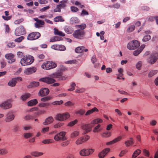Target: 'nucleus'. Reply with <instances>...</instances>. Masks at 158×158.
<instances>
[{
	"label": "nucleus",
	"instance_id": "f257e3e1",
	"mask_svg": "<svg viewBox=\"0 0 158 158\" xmlns=\"http://www.w3.org/2000/svg\"><path fill=\"white\" fill-rule=\"evenodd\" d=\"M34 60V58L32 56L28 55L24 56L21 60L20 62L22 66H26L31 64Z\"/></svg>",
	"mask_w": 158,
	"mask_h": 158
},
{
	"label": "nucleus",
	"instance_id": "f03ea898",
	"mask_svg": "<svg viewBox=\"0 0 158 158\" xmlns=\"http://www.w3.org/2000/svg\"><path fill=\"white\" fill-rule=\"evenodd\" d=\"M56 66V64L52 61H46L41 65V67L44 69L49 70L54 68Z\"/></svg>",
	"mask_w": 158,
	"mask_h": 158
},
{
	"label": "nucleus",
	"instance_id": "7ed1b4c3",
	"mask_svg": "<svg viewBox=\"0 0 158 158\" xmlns=\"http://www.w3.org/2000/svg\"><path fill=\"white\" fill-rule=\"evenodd\" d=\"M85 34V32L81 29H78L75 30L73 34V36L75 38L82 40L84 38Z\"/></svg>",
	"mask_w": 158,
	"mask_h": 158
},
{
	"label": "nucleus",
	"instance_id": "20e7f679",
	"mask_svg": "<svg viewBox=\"0 0 158 158\" xmlns=\"http://www.w3.org/2000/svg\"><path fill=\"white\" fill-rule=\"evenodd\" d=\"M140 46V43L136 40L131 41L127 44V47L130 50H134L138 48Z\"/></svg>",
	"mask_w": 158,
	"mask_h": 158
},
{
	"label": "nucleus",
	"instance_id": "39448f33",
	"mask_svg": "<svg viewBox=\"0 0 158 158\" xmlns=\"http://www.w3.org/2000/svg\"><path fill=\"white\" fill-rule=\"evenodd\" d=\"M41 35L38 32H33L29 34L27 37V39L30 40H36L40 37Z\"/></svg>",
	"mask_w": 158,
	"mask_h": 158
},
{
	"label": "nucleus",
	"instance_id": "423d86ee",
	"mask_svg": "<svg viewBox=\"0 0 158 158\" xmlns=\"http://www.w3.org/2000/svg\"><path fill=\"white\" fill-rule=\"evenodd\" d=\"M69 116V114L68 113L59 114L56 115V119L57 120L62 121L68 118Z\"/></svg>",
	"mask_w": 158,
	"mask_h": 158
},
{
	"label": "nucleus",
	"instance_id": "0eeeda50",
	"mask_svg": "<svg viewBox=\"0 0 158 158\" xmlns=\"http://www.w3.org/2000/svg\"><path fill=\"white\" fill-rule=\"evenodd\" d=\"M67 2V0H64L61 1L60 2V4L56 6V9H54V11L55 12H60L61 9L64 8L66 6L65 3Z\"/></svg>",
	"mask_w": 158,
	"mask_h": 158
},
{
	"label": "nucleus",
	"instance_id": "6e6552de",
	"mask_svg": "<svg viewBox=\"0 0 158 158\" xmlns=\"http://www.w3.org/2000/svg\"><path fill=\"white\" fill-rule=\"evenodd\" d=\"M62 75V73L60 72L53 73L51 76L53 78H58L59 80H65L66 78L65 77L63 76Z\"/></svg>",
	"mask_w": 158,
	"mask_h": 158
},
{
	"label": "nucleus",
	"instance_id": "1a4fd4ad",
	"mask_svg": "<svg viewBox=\"0 0 158 158\" xmlns=\"http://www.w3.org/2000/svg\"><path fill=\"white\" fill-rule=\"evenodd\" d=\"M25 33V29L22 26H20L16 28L15 32V34L16 36H19Z\"/></svg>",
	"mask_w": 158,
	"mask_h": 158
},
{
	"label": "nucleus",
	"instance_id": "9d476101",
	"mask_svg": "<svg viewBox=\"0 0 158 158\" xmlns=\"http://www.w3.org/2000/svg\"><path fill=\"white\" fill-rule=\"evenodd\" d=\"M94 151L93 149H83L80 152V154L81 156H87L92 153Z\"/></svg>",
	"mask_w": 158,
	"mask_h": 158
},
{
	"label": "nucleus",
	"instance_id": "9b49d317",
	"mask_svg": "<svg viewBox=\"0 0 158 158\" xmlns=\"http://www.w3.org/2000/svg\"><path fill=\"white\" fill-rule=\"evenodd\" d=\"M12 104L9 101H6L0 104V107L4 109H7L12 107Z\"/></svg>",
	"mask_w": 158,
	"mask_h": 158
},
{
	"label": "nucleus",
	"instance_id": "f8f14e48",
	"mask_svg": "<svg viewBox=\"0 0 158 158\" xmlns=\"http://www.w3.org/2000/svg\"><path fill=\"white\" fill-rule=\"evenodd\" d=\"M93 126V125H91L90 124H85L82 125L81 126V128L85 131V134L91 131L92 130V128Z\"/></svg>",
	"mask_w": 158,
	"mask_h": 158
},
{
	"label": "nucleus",
	"instance_id": "ddd939ff",
	"mask_svg": "<svg viewBox=\"0 0 158 158\" xmlns=\"http://www.w3.org/2000/svg\"><path fill=\"white\" fill-rule=\"evenodd\" d=\"M40 81H41L45 82L47 84H50L53 83L55 82V80L49 77H45L40 79L39 80Z\"/></svg>",
	"mask_w": 158,
	"mask_h": 158
},
{
	"label": "nucleus",
	"instance_id": "4468645a",
	"mask_svg": "<svg viewBox=\"0 0 158 158\" xmlns=\"http://www.w3.org/2000/svg\"><path fill=\"white\" fill-rule=\"evenodd\" d=\"M5 57L9 60L8 63L12 64L15 61V60L14 58V56L12 53L7 54L5 55Z\"/></svg>",
	"mask_w": 158,
	"mask_h": 158
},
{
	"label": "nucleus",
	"instance_id": "2eb2a0df",
	"mask_svg": "<svg viewBox=\"0 0 158 158\" xmlns=\"http://www.w3.org/2000/svg\"><path fill=\"white\" fill-rule=\"evenodd\" d=\"M158 59V53H154L151 55L150 59L149 60V62L151 64H153L156 62Z\"/></svg>",
	"mask_w": 158,
	"mask_h": 158
},
{
	"label": "nucleus",
	"instance_id": "dca6fc26",
	"mask_svg": "<svg viewBox=\"0 0 158 158\" xmlns=\"http://www.w3.org/2000/svg\"><path fill=\"white\" fill-rule=\"evenodd\" d=\"M49 92V89L47 88H44L41 89L39 93V96L43 97L46 96L48 94Z\"/></svg>",
	"mask_w": 158,
	"mask_h": 158
},
{
	"label": "nucleus",
	"instance_id": "f3484780",
	"mask_svg": "<svg viewBox=\"0 0 158 158\" xmlns=\"http://www.w3.org/2000/svg\"><path fill=\"white\" fill-rule=\"evenodd\" d=\"M110 149L107 148L104 149L101 152L98 153V156L99 158H103L109 152Z\"/></svg>",
	"mask_w": 158,
	"mask_h": 158
},
{
	"label": "nucleus",
	"instance_id": "a211bd4d",
	"mask_svg": "<svg viewBox=\"0 0 158 158\" xmlns=\"http://www.w3.org/2000/svg\"><path fill=\"white\" fill-rule=\"evenodd\" d=\"M51 48L56 50L64 51L66 49V48L64 45H54L51 46Z\"/></svg>",
	"mask_w": 158,
	"mask_h": 158
},
{
	"label": "nucleus",
	"instance_id": "6ab92c4d",
	"mask_svg": "<svg viewBox=\"0 0 158 158\" xmlns=\"http://www.w3.org/2000/svg\"><path fill=\"white\" fill-rule=\"evenodd\" d=\"M36 68L35 67H32L27 68L24 71V73L26 75H30L31 74L36 72Z\"/></svg>",
	"mask_w": 158,
	"mask_h": 158
},
{
	"label": "nucleus",
	"instance_id": "aec40b11",
	"mask_svg": "<svg viewBox=\"0 0 158 158\" xmlns=\"http://www.w3.org/2000/svg\"><path fill=\"white\" fill-rule=\"evenodd\" d=\"M14 115L13 114L9 113L6 114L5 121L7 122H10L14 119Z\"/></svg>",
	"mask_w": 158,
	"mask_h": 158
},
{
	"label": "nucleus",
	"instance_id": "412c9836",
	"mask_svg": "<svg viewBox=\"0 0 158 158\" xmlns=\"http://www.w3.org/2000/svg\"><path fill=\"white\" fill-rule=\"evenodd\" d=\"M56 141H59L61 143V146H65L68 145L70 142L69 140H66V139H55Z\"/></svg>",
	"mask_w": 158,
	"mask_h": 158
},
{
	"label": "nucleus",
	"instance_id": "4be33fe9",
	"mask_svg": "<svg viewBox=\"0 0 158 158\" xmlns=\"http://www.w3.org/2000/svg\"><path fill=\"white\" fill-rule=\"evenodd\" d=\"M54 121L53 118L51 116H49L46 118L45 121L43 123V124L47 125L52 123Z\"/></svg>",
	"mask_w": 158,
	"mask_h": 158
},
{
	"label": "nucleus",
	"instance_id": "5701e85b",
	"mask_svg": "<svg viewBox=\"0 0 158 158\" xmlns=\"http://www.w3.org/2000/svg\"><path fill=\"white\" fill-rule=\"evenodd\" d=\"M88 50L85 48L83 46L78 47L75 50V52L77 53H81L84 52H87Z\"/></svg>",
	"mask_w": 158,
	"mask_h": 158
},
{
	"label": "nucleus",
	"instance_id": "b1692460",
	"mask_svg": "<svg viewBox=\"0 0 158 158\" xmlns=\"http://www.w3.org/2000/svg\"><path fill=\"white\" fill-rule=\"evenodd\" d=\"M17 82V78H14L9 81L8 85L10 86L14 87L15 86Z\"/></svg>",
	"mask_w": 158,
	"mask_h": 158
},
{
	"label": "nucleus",
	"instance_id": "393cba45",
	"mask_svg": "<svg viewBox=\"0 0 158 158\" xmlns=\"http://www.w3.org/2000/svg\"><path fill=\"white\" fill-rule=\"evenodd\" d=\"M65 133V132H61L59 134L55 135L54 137V138H64Z\"/></svg>",
	"mask_w": 158,
	"mask_h": 158
},
{
	"label": "nucleus",
	"instance_id": "a878e982",
	"mask_svg": "<svg viewBox=\"0 0 158 158\" xmlns=\"http://www.w3.org/2000/svg\"><path fill=\"white\" fill-rule=\"evenodd\" d=\"M98 109L96 107H95L92 109L89 110H88L85 114V115L86 116L89 115L90 114L94 112H98Z\"/></svg>",
	"mask_w": 158,
	"mask_h": 158
},
{
	"label": "nucleus",
	"instance_id": "bb28decb",
	"mask_svg": "<svg viewBox=\"0 0 158 158\" xmlns=\"http://www.w3.org/2000/svg\"><path fill=\"white\" fill-rule=\"evenodd\" d=\"M38 103L37 99H34L29 101L27 102V105L29 106H32L36 105Z\"/></svg>",
	"mask_w": 158,
	"mask_h": 158
},
{
	"label": "nucleus",
	"instance_id": "cd10ccee",
	"mask_svg": "<svg viewBox=\"0 0 158 158\" xmlns=\"http://www.w3.org/2000/svg\"><path fill=\"white\" fill-rule=\"evenodd\" d=\"M141 151L139 149H137L134 151L133 153L132 158H135L139 156L141 153Z\"/></svg>",
	"mask_w": 158,
	"mask_h": 158
},
{
	"label": "nucleus",
	"instance_id": "c85d7f7f",
	"mask_svg": "<svg viewBox=\"0 0 158 158\" xmlns=\"http://www.w3.org/2000/svg\"><path fill=\"white\" fill-rule=\"evenodd\" d=\"M88 139H77L76 141L77 145H80L87 142Z\"/></svg>",
	"mask_w": 158,
	"mask_h": 158
},
{
	"label": "nucleus",
	"instance_id": "c756f323",
	"mask_svg": "<svg viewBox=\"0 0 158 158\" xmlns=\"http://www.w3.org/2000/svg\"><path fill=\"white\" fill-rule=\"evenodd\" d=\"M158 73V71L156 70H152L149 73L148 76L149 77H151L154 76Z\"/></svg>",
	"mask_w": 158,
	"mask_h": 158
},
{
	"label": "nucleus",
	"instance_id": "7c9ffc66",
	"mask_svg": "<svg viewBox=\"0 0 158 158\" xmlns=\"http://www.w3.org/2000/svg\"><path fill=\"white\" fill-rule=\"evenodd\" d=\"M30 96V94L28 93H26L25 94L22 95L21 96V98L23 101H24Z\"/></svg>",
	"mask_w": 158,
	"mask_h": 158
},
{
	"label": "nucleus",
	"instance_id": "2f4dec72",
	"mask_svg": "<svg viewBox=\"0 0 158 158\" xmlns=\"http://www.w3.org/2000/svg\"><path fill=\"white\" fill-rule=\"evenodd\" d=\"M64 31L67 34H71L73 31V30L70 27L66 26L64 27Z\"/></svg>",
	"mask_w": 158,
	"mask_h": 158
},
{
	"label": "nucleus",
	"instance_id": "473e14b6",
	"mask_svg": "<svg viewBox=\"0 0 158 158\" xmlns=\"http://www.w3.org/2000/svg\"><path fill=\"white\" fill-rule=\"evenodd\" d=\"M56 141L55 139H44L42 141V143L44 144L50 143L54 142Z\"/></svg>",
	"mask_w": 158,
	"mask_h": 158
},
{
	"label": "nucleus",
	"instance_id": "72a5a7b5",
	"mask_svg": "<svg viewBox=\"0 0 158 158\" xmlns=\"http://www.w3.org/2000/svg\"><path fill=\"white\" fill-rule=\"evenodd\" d=\"M54 21L55 22H64V19L62 18L61 16H58L54 18Z\"/></svg>",
	"mask_w": 158,
	"mask_h": 158
},
{
	"label": "nucleus",
	"instance_id": "f704fd0d",
	"mask_svg": "<svg viewBox=\"0 0 158 158\" xmlns=\"http://www.w3.org/2000/svg\"><path fill=\"white\" fill-rule=\"evenodd\" d=\"M54 34L61 36H65V34L61 31H59L56 28H54Z\"/></svg>",
	"mask_w": 158,
	"mask_h": 158
},
{
	"label": "nucleus",
	"instance_id": "c9c22d12",
	"mask_svg": "<svg viewBox=\"0 0 158 158\" xmlns=\"http://www.w3.org/2000/svg\"><path fill=\"white\" fill-rule=\"evenodd\" d=\"M155 19L156 21V23L157 24H158V17L157 16L154 17H150L148 18V21H149L152 22Z\"/></svg>",
	"mask_w": 158,
	"mask_h": 158
},
{
	"label": "nucleus",
	"instance_id": "e433bc0d",
	"mask_svg": "<svg viewBox=\"0 0 158 158\" xmlns=\"http://www.w3.org/2000/svg\"><path fill=\"white\" fill-rule=\"evenodd\" d=\"M39 85V83L38 82H36L33 81L31 82L29 86L31 87H36Z\"/></svg>",
	"mask_w": 158,
	"mask_h": 158
},
{
	"label": "nucleus",
	"instance_id": "4c0bfd02",
	"mask_svg": "<svg viewBox=\"0 0 158 158\" xmlns=\"http://www.w3.org/2000/svg\"><path fill=\"white\" fill-rule=\"evenodd\" d=\"M111 135V133L109 132L106 131L103 133L102 136V137L108 138Z\"/></svg>",
	"mask_w": 158,
	"mask_h": 158
},
{
	"label": "nucleus",
	"instance_id": "58836bf2",
	"mask_svg": "<svg viewBox=\"0 0 158 158\" xmlns=\"http://www.w3.org/2000/svg\"><path fill=\"white\" fill-rule=\"evenodd\" d=\"M125 144L127 147H128L133 144V141L132 140H127L125 142Z\"/></svg>",
	"mask_w": 158,
	"mask_h": 158
},
{
	"label": "nucleus",
	"instance_id": "ea45409f",
	"mask_svg": "<svg viewBox=\"0 0 158 158\" xmlns=\"http://www.w3.org/2000/svg\"><path fill=\"white\" fill-rule=\"evenodd\" d=\"M151 39V36L150 35H145L143 37L142 40L144 42H146L148 41Z\"/></svg>",
	"mask_w": 158,
	"mask_h": 158
},
{
	"label": "nucleus",
	"instance_id": "a19ab883",
	"mask_svg": "<svg viewBox=\"0 0 158 158\" xmlns=\"http://www.w3.org/2000/svg\"><path fill=\"white\" fill-rule=\"evenodd\" d=\"M120 139H114L113 140L106 143L107 145H111L120 141Z\"/></svg>",
	"mask_w": 158,
	"mask_h": 158
},
{
	"label": "nucleus",
	"instance_id": "79ce46f5",
	"mask_svg": "<svg viewBox=\"0 0 158 158\" xmlns=\"http://www.w3.org/2000/svg\"><path fill=\"white\" fill-rule=\"evenodd\" d=\"M100 124H98L97 126L94 128L93 131L94 132H97L100 131L101 130V128H100Z\"/></svg>",
	"mask_w": 158,
	"mask_h": 158
},
{
	"label": "nucleus",
	"instance_id": "37998d69",
	"mask_svg": "<svg viewBox=\"0 0 158 158\" xmlns=\"http://www.w3.org/2000/svg\"><path fill=\"white\" fill-rule=\"evenodd\" d=\"M32 156H41L43 154V153L41 152H34L31 153Z\"/></svg>",
	"mask_w": 158,
	"mask_h": 158
},
{
	"label": "nucleus",
	"instance_id": "c03bdc74",
	"mask_svg": "<svg viewBox=\"0 0 158 158\" xmlns=\"http://www.w3.org/2000/svg\"><path fill=\"white\" fill-rule=\"evenodd\" d=\"M85 113V111L84 110L82 109H80L79 110L76 111L75 113L76 114H79L80 115H82L84 114Z\"/></svg>",
	"mask_w": 158,
	"mask_h": 158
},
{
	"label": "nucleus",
	"instance_id": "a18cd8bd",
	"mask_svg": "<svg viewBox=\"0 0 158 158\" xmlns=\"http://www.w3.org/2000/svg\"><path fill=\"white\" fill-rule=\"evenodd\" d=\"M78 121L77 119H75L74 121L70 122L68 124V126L72 127L75 125L77 123Z\"/></svg>",
	"mask_w": 158,
	"mask_h": 158
},
{
	"label": "nucleus",
	"instance_id": "49530a36",
	"mask_svg": "<svg viewBox=\"0 0 158 158\" xmlns=\"http://www.w3.org/2000/svg\"><path fill=\"white\" fill-rule=\"evenodd\" d=\"M142 64V62L141 61H139L136 64V67L138 70H140Z\"/></svg>",
	"mask_w": 158,
	"mask_h": 158
},
{
	"label": "nucleus",
	"instance_id": "de8ad7c7",
	"mask_svg": "<svg viewBox=\"0 0 158 158\" xmlns=\"http://www.w3.org/2000/svg\"><path fill=\"white\" fill-rule=\"evenodd\" d=\"M79 134V132L77 131H74L71 134V137L72 138L77 137Z\"/></svg>",
	"mask_w": 158,
	"mask_h": 158
},
{
	"label": "nucleus",
	"instance_id": "09e8293b",
	"mask_svg": "<svg viewBox=\"0 0 158 158\" xmlns=\"http://www.w3.org/2000/svg\"><path fill=\"white\" fill-rule=\"evenodd\" d=\"M24 37L23 36H21L19 38L15 39L14 40L15 42H21L24 39Z\"/></svg>",
	"mask_w": 158,
	"mask_h": 158
},
{
	"label": "nucleus",
	"instance_id": "8fccbe9b",
	"mask_svg": "<svg viewBox=\"0 0 158 158\" xmlns=\"http://www.w3.org/2000/svg\"><path fill=\"white\" fill-rule=\"evenodd\" d=\"M34 20L35 21H36L37 23H38L40 25H43L44 24V22L43 21L39 20L38 18H34Z\"/></svg>",
	"mask_w": 158,
	"mask_h": 158
},
{
	"label": "nucleus",
	"instance_id": "3c124183",
	"mask_svg": "<svg viewBox=\"0 0 158 158\" xmlns=\"http://www.w3.org/2000/svg\"><path fill=\"white\" fill-rule=\"evenodd\" d=\"M33 118L34 116L30 115H26L24 117V119L27 120H32L33 119Z\"/></svg>",
	"mask_w": 158,
	"mask_h": 158
},
{
	"label": "nucleus",
	"instance_id": "603ef678",
	"mask_svg": "<svg viewBox=\"0 0 158 158\" xmlns=\"http://www.w3.org/2000/svg\"><path fill=\"white\" fill-rule=\"evenodd\" d=\"M134 25H131L130 26L127 30V31L128 32H130L133 31L135 29Z\"/></svg>",
	"mask_w": 158,
	"mask_h": 158
},
{
	"label": "nucleus",
	"instance_id": "864d4df0",
	"mask_svg": "<svg viewBox=\"0 0 158 158\" xmlns=\"http://www.w3.org/2000/svg\"><path fill=\"white\" fill-rule=\"evenodd\" d=\"M50 105V104L48 103H42L39 104V106L40 107H45Z\"/></svg>",
	"mask_w": 158,
	"mask_h": 158
},
{
	"label": "nucleus",
	"instance_id": "5fc2aeb1",
	"mask_svg": "<svg viewBox=\"0 0 158 158\" xmlns=\"http://www.w3.org/2000/svg\"><path fill=\"white\" fill-rule=\"evenodd\" d=\"M70 86L71 87V88L68 89L69 91H72L73 90L75 89V86H76V84L74 82H72L70 84Z\"/></svg>",
	"mask_w": 158,
	"mask_h": 158
},
{
	"label": "nucleus",
	"instance_id": "6e6d98bb",
	"mask_svg": "<svg viewBox=\"0 0 158 158\" xmlns=\"http://www.w3.org/2000/svg\"><path fill=\"white\" fill-rule=\"evenodd\" d=\"M143 153L145 156L149 157V152L148 150H147L146 149H144L143 150Z\"/></svg>",
	"mask_w": 158,
	"mask_h": 158
},
{
	"label": "nucleus",
	"instance_id": "4d7b16f0",
	"mask_svg": "<svg viewBox=\"0 0 158 158\" xmlns=\"http://www.w3.org/2000/svg\"><path fill=\"white\" fill-rule=\"evenodd\" d=\"M141 52V50H140L139 49H138L135 51L133 52V55L135 56H137Z\"/></svg>",
	"mask_w": 158,
	"mask_h": 158
},
{
	"label": "nucleus",
	"instance_id": "13d9d810",
	"mask_svg": "<svg viewBox=\"0 0 158 158\" xmlns=\"http://www.w3.org/2000/svg\"><path fill=\"white\" fill-rule=\"evenodd\" d=\"M71 10L72 12H77L79 10L75 6H72L70 7Z\"/></svg>",
	"mask_w": 158,
	"mask_h": 158
},
{
	"label": "nucleus",
	"instance_id": "bf43d9fd",
	"mask_svg": "<svg viewBox=\"0 0 158 158\" xmlns=\"http://www.w3.org/2000/svg\"><path fill=\"white\" fill-rule=\"evenodd\" d=\"M59 40V38L57 36H55L54 37H53L52 38H51L50 39V42H54L55 41H56L58 40Z\"/></svg>",
	"mask_w": 158,
	"mask_h": 158
},
{
	"label": "nucleus",
	"instance_id": "052dcab7",
	"mask_svg": "<svg viewBox=\"0 0 158 158\" xmlns=\"http://www.w3.org/2000/svg\"><path fill=\"white\" fill-rule=\"evenodd\" d=\"M51 99V98L50 97L48 96L42 98L41 100L42 102H46L50 100Z\"/></svg>",
	"mask_w": 158,
	"mask_h": 158
},
{
	"label": "nucleus",
	"instance_id": "680f3d73",
	"mask_svg": "<svg viewBox=\"0 0 158 158\" xmlns=\"http://www.w3.org/2000/svg\"><path fill=\"white\" fill-rule=\"evenodd\" d=\"M86 27V24L84 23L78 25V27L81 29V30L84 29Z\"/></svg>",
	"mask_w": 158,
	"mask_h": 158
},
{
	"label": "nucleus",
	"instance_id": "e2e57ef3",
	"mask_svg": "<svg viewBox=\"0 0 158 158\" xmlns=\"http://www.w3.org/2000/svg\"><path fill=\"white\" fill-rule=\"evenodd\" d=\"M63 123H59L55 124L54 126V127L56 128H58L61 127L63 125Z\"/></svg>",
	"mask_w": 158,
	"mask_h": 158
},
{
	"label": "nucleus",
	"instance_id": "0e129e2a",
	"mask_svg": "<svg viewBox=\"0 0 158 158\" xmlns=\"http://www.w3.org/2000/svg\"><path fill=\"white\" fill-rule=\"evenodd\" d=\"M23 20H24L23 19H18L15 21L14 23L15 24H18L23 22Z\"/></svg>",
	"mask_w": 158,
	"mask_h": 158
},
{
	"label": "nucleus",
	"instance_id": "69168bd1",
	"mask_svg": "<svg viewBox=\"0 0 158 158\" xmlns=\"http://www.w3.org/2000/svg\"><path fill=\"white\" fill-rule=\"evenodd\" d=\"M7 151L5 149H0V154L4 155L7 153Z\"/></svg>",
	"mask_w": 158,
	"mask_h": 158
},
{
	"label": "nucleus",
	"instance_id": "338daca9",
	"mask_svg": "<svg viewBox=\"0 0 158 158\" xmlns=\"http://www.w3.org/2000/svg\"><path fill=\"white\" fill-rule=\"evenodd\" d=\"M74 104H73L72 102L70 101H68L67 102H66L65 103V105L66 106H71L74 105Z\"/></svg>",
	"mask_w": 158,
	"mask_h": 158
},
{
	"label": "nucleus",
	"instance_id": "774afa93",
	"mask_svg": "<svg viewBox=\"0 0 158 158\" xmlns=\"http://www.w3.org/2000/svg\"><path fill=\"white\" fill-rule=\"evenodd\" d=\"M89 13L85 10H83L81 13V15H88Z\"/></svg>",
	"mask_w": 158,
	"mask_h": 158
}]
</instances>
